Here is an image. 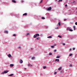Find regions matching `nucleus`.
I'll return each instance as SVG.
<instances>
[{"mask_svg": "<svg viewBox=\"0 0 77 77\" xmlns=\"http://www.w3.org/2000/svg\"><path fill=\"white\" fill-rule=\"evenodd\" d=\"M56 0V1H57V0Z\"/></svg>", "mask_w": 77, "mask_h": 77, "instance_id": "obj_50", "label": "nucleus"}, {"mask_svg": "<svg viewBox=\"0 0 77 77\" xmlns=\"http://www.w3.org/2000/svg\"><path fill=\"white\" fill-rule=\"evenodd\" d=\"M58 24H59V26H60V23L59 22Z\"/></svg>", "mask_w": 77, "mask_h": 77, "instance_id": "obj_27", "label": "nucleus"}, {"mask_svg": "<svg viewBox=\"0 0 77 77\" xmlns=\"http://www.w3.org/2000/svg\"><path fill=\"white\" fill-rule=\"evenodd\" d=\"M56 45H54V46H56Z\"/></svg>", "mask_w": 77, "mask_h": 77, "instance_id": "obj_45", "label": "nucleus"}, {"mask_svg": "<svg viewBox=\"0 0 77 77\" xmlns=\"http://www.w3.org/2000/svg\"><path fill=\"white\" fill-rule=\"evenodd\" d=\"M2 74H5V72H3Z\"/></svg>", "mask_w": 77, "mask_h": 77, "instance_id": "obj_41", "label": "nucleus"}, {"mask_svg": "<svg viewBox=\"0 0 77 77\" xmlns=\"http://www.w3.org/2000/svg\"><path fill=\"white\" fill-rule=\"evenodd\" d=\"M10 66H11V67H13L14 66V64H10Z\"/></svg>", "mask_w": 77, "mask_h": 77, "instance_id": "obj_6", "label": "nucleus"}, {"mask_svg": "<svg viewBox=\"0 0 77 77\" xmlns=\"http://www.w3.org/2000/svg\"><path fill=\"white\" fill-rule=\"evenodd\" d=\"M72 54H71L69 55V57H71V56H72Z\"/></svg>", "mask_w": 77, "mask_h": 77, "instance_id": "obj_18", "label": "nucleus"}, {"mask_svg": "<svg viewBox=\"0 0 77 77\" xmlns=\"http://www.w3.org/2000/svg\"><path fill=\"white\" fill-rule=\"evenodd\" d=\"M30 64H29L28 65V66H30Z\"/></svg>", "mask_w": 77, "mask_h": 77, "instance_id": "obj_37", "label": "nucleus"}, {"mask_svg": "<svg viewBox=\"0 0 77 77\" xmlns=\"http://www.w3.org/2000/svg\"><path fill=\"white\" fill-rule=\"evenodd\" d=\"M57 74V72H55L54 73V75H56V74Z\"/></svg>", "mask_w": 77, "mask_h": 77, "instance_id": "obj_22", "label": "nucleus"}, {"mask_svg": "<svg viewBox=\"0 0 77 77\" xmlns=\"http://www.w3.org/2000/svg\"><path fill=\"white\" fill-rule=\"evenodd\" d=\"M62 2V0H59V2Z\"/></svg>", "mask_w": 77, "mask_h": 77, "instance_id": "obj_30", "label": "nucleus"}, {"mask_svg": "<svg viewBox=\"0 0 77 77\" xmlns=\"http://www.w3.org/2000/svg\"><path fill=\"white\" fill-rule=\"evenodd\" d=\"M67 4H66V5H65V6H66H66H67Z\"/></svg>", "mask_w": 77, "mask_h": 77, "instance_id": "obj_42", "label": "nucleus"}, {"mask_svg": "<svg viewBox=\"0 0 77 77\" xmlns=\"http://www.w3.org/2000/svg\"><path fill=\"white\" fill-rule=\"evenodd\" d=\"M23 60H19V63H23Z\"/></svg>", "mask_w": 77, "mask_h": 77, "instance_id": "obj_3", "label": "nucleus"}, {"mask_svg": "<svg viewBox=\"0 0 77 77\" xmlns=\"http://www.w3.org/2000/svg\"><path fill=\"white\" fill-rule=\"evenodd\" d=\"M76 9H77V8H76Z\"/></svg>", "mask_w": 77, "mask_h": 77, "instance_id": "obj_51", "label": "nucleus"}, {"mask_svg": "<svg viewBox=\"0 0 77 77\" xmlns=\"http://www.w3.org/2000/svg\"><path fill=\"white\" fill-rule=\"evenodd\" d=\"M14 75V74H11V75H8V76H12V75Z\"/></svg>", "mask_w": 77, "mask_h": 77, "instance_id": "obj_17", "label": "nucleus"}, {"mask_svg": "<svg viewBox=\"0 0 77 77\" xmlns=\"http://www.w3.org/2000/svg\"><path fill=\"white\" fill-rule=\"evenodd\" d=\"M55 29H58V27H57L55 28Z\"/></svg>", "mask_w": 77, "mask_h": 77, "instance_id": "obj_38", "label": "nucleus"}, {"mask_svg": "<svg viewBox=\"0 0 77 77\" xmlns=\"http://www.w3.org/2000/svg\"><path fill=\"white\" fill-rule=\"evenodd\" d=\"M55 61H57V62H59V59H56Z\"/></svg>", "mask_w": 77, "mask_h": 77, "instance_id": "obj_8", "label": "nucleus"}, {"mask_svg": "<svg viewBox=\"0 0 77 77\" xmlns=\"http://www.w3.org/2000/svg\"><path fill=\"white\" fill-rule=\"evenodd\" d=\"M37 36H39V34H35L34 35V38H36Z\"/></svg>", "mask_w": 77, "mask_h": 77, "instance_id": "obj_1", "label": "nucleus"}, {"mask_svg": "<svg viewBox=\"0 0 77 77\" xmlns=\"http://www.w3.org/2000/svg\"><path fill=\"white\" fill-rule=\"evenodd\" d=\"M72 49H71V48H70V49H69V51H71V50H72Z\"/></svg>", "mask_w": 77, "mask_h": 77, "instance_id": "obj_43", "label": "nucleus"}, {"mask_svg": "<svg viewBox=\"0 0 77 77\" xmlns=\"http://www.w3.org/2000/svg\"><path fill=\"white\" fill-rule=\"evenodd\" d=\"M42 20H45V18L44 17H42Z\"/></svg>", "mask_w": 77, "mask_h": 77, "instance_id": "obj_19", "label": "nucleus"}, {"mask_svg": "<svg viewBox=\"0 0 77 77\" xmlns=\"http://www.w3.org/2000/svg\"><path fill=\"white\" fill-rule=\"evenodd\" d=\"M75 25H77V22H75Z\"/></svg>", "mask_w": 77, "mask_h": 77, "instance_id": "obj_33", "label": "nucleus"}, {"mask_svg": "<svg viewBox=\"0 0 77 77\" xmlns=\"http://www.w3.org/2000/svg\"><path fill=\"white\" fill-rule=\"evenodd\" d=\"M69 30V28H68L67 29V30Z\"/></svg>", "mask_w": 77, "mask_h": 77, "instance_id": "obj_44", "label": "nucleus"}, {"mask_svg": "<svg viewBox=\"0 0 77 77\" xmlns=\"http://www.w3.org/2000/svg\"><path fill=\"white\" fill-rule=\"evenodd\" d=\"M12 2H13V3H17V2H16V1H15V0H12Z\"/></svg>", "mask_w": 77, "mask_h": 77, "instance_id": "obj_7", "label": "nucleus"}, {"mask_svg": "<svg viewBox=\"0 0 77 77\" xmlns=\"http://www.w3.org/2000/svg\"><path fill=\"white\" fill-rule=\"evenodd\" d=\"M35 59V57H33L31 58V59H32V60H33V59Z\"/></svg>", "mask_w": 77, "mask_h": 77, "instance_id": "obj_14", "label": "nucleus"}, {"mask_svg": "<svg viewBox=\"0 0 77 77\" xmlns=\"http://www.w3.org/2000/svg\"><path fill=\"white\" fill-rule=\"evenodd\" d=\"M8 57H11V54H9L8 55Z\"/></svg>", "mask_w": 77, "mask_h": 77, "instance_id": "obj_10", "label": "nucleus"}, {"mask_svg": "<svg viewBox=\"0 0 77 77\" xmlns=\"http://www.w3.org/2000/svg\"><path fill=\"white\" fill-rule=\"evenodd\" d=\"M24 2V1L22 0L21 1V3H23Z\"/></svg>", "mask_w": 77, "mask_h": 77, "instance_id": "obj_29", "label": "nucleus"}, {"mask_svg": "<svg viewBox=\"0 0 77 77\" xmlns=\"http://www.w3.org/2000/svg\"><path fill=\"white\" fill-rule=\"evenodd\" d=\"M75 48H72L73 50H75Z\"/></svg>", "mask_w": 77, "mask_h": 77, "instance_id": "obj_32", "label": "nucleus"}, {"mask_svg": "<svg viewBox=\"0 0 77 77\" xmlns=\"http://www.w3.org/2000/svg\"><path fill=\"white\" fill-rule=\"evenodd\" d=\"M51 54H52L51 53H49V56H50V55H51Z\"/></svg>", "mask_w": 77, "mask_h": 77, "instance_id": "obj_23", "label": "nucleus"}, {"mask_svg": "<svg viewBox=\"0 0 77 77\" xmlns=\"http://www.w3.org/2000/svg\"><path fill=\"white\" fill-rule=\"evenodd\" d=\"M60 57V56H58L56 57V58H59Z\"/></svg>", "mask_w": 77, "mask_h": 77, "instance_id": "obj_25", "label": "nucleus"}, {"mask_svg": "<svg viewBox=\"0 0 77 77\" xmlns=\"http://www.w3.org/2000/svg\"><path fill=\"white\" fill-rule=\"evenodd\" d=\"M24 69H26V68H25Z\"/></svg>", "mask_w": 77, "mask_h": 77, "instance_id": "obj_49", "label": "nucleus"}, {"mask_svg": "<svg viewBox=\"0 0 77 77\" xmlns=\"http://www.w3.org/2000/svg\"><path fill=\"white\" fill-rule=\"evenodd\" d=\"M43 69H45V68H46V66H43Z\"/></svg>", "mask_w": 77, "mask_h": 77, "instance_id": "obj_21", "label": "nucleus"}, {"mask_svg": "<svg viewBox=\"0 0 77 77\" xmlns=\"http://www.w3.org/2000/svg\"><path fill=\"white\" fill-rule=\"evenodd\" d=\"M31 50H33V48H31Z\"/></svg>", "mask_w": 77, "mask_h": 77, "instance_id": "obj_47", "label": "nucleus"}, {"mask_svg": "<svg viewBox=\"0 0 77 77\" xmlns=\"http://www.w3.org/2000/svg\"><path fill=\"white\" fill-rule=\"evenodd\" d=\"M47 11H51V7H49L47 9Z\"/></svg>", "mask_w": 77, "mask_h": 77, "instance_id": "obj_2", "label": "nucleus"}, {"mask_svg": "<svg viewBox=\"0 0 77 77\" xmlns=\"http://www.w3.org/2000/svg\"><path fill=\"white\" fill-rule=\"evenodd\" d=\"M16 36V35L14 34L13 35V36Z\"/></svg>", "mask_w": 77, "mask_h": 77, "instance_id": "obj_28", "label": "nucleus"}, {"mask_svg": "<svg viewBox=\"0 0 77 77\" xmlns=\"http://www.w3.org/2000/svg\"><path fill=\"white\" fill-rule=\"evenodd\" d=\"M30 65L31 66H32V65L31 64H30Z\"/></svg>", "mask_w": 77, "mask_h": 77, "instance_id": "obj_46", "label": "nucleus"}, {"mask_svg": "<svg viewBox=\"0 0 77 77\" xmlns=\"http://www.w3.org/2000/svg\"><path fill=\"white\" fill-rule=\"evenodd\" d=\"M62 71H61L60 72L61 73H62Z\"/></svg>", "mask_w": 77, "mask_h": 77, "instance_id": "obj_48", "label": "nucleus"}, {"mask_svg": "<svg viewBox=\"0 0 77 77\" xmlns=\"http://www.w3.org/2000/svg\"><path fill=\"white\" fill-rule=\"evenodd\" d=\"M69 31H70V32H72V31H73V30L72 29H69Z\"/></svg>", "mask_w": 77, "mask_h": 77, "instance_id": "obj_15", "label": "nucleus"}, {"mask_svg": "<svg viewBox=\"0 0 77 77\" xmlns=\"http://www.w3.org/2000/svg\"><path fill=\"white\" fill-rule=\"evenodd\" d=\"M30 35V34L29 33H27L26 34V35Z\"/></svg>", "mask_w": 77, "mask_h": 77, "instance_id": "obj_34", "label": "nucleus"}, {"mask_svg": "<svg viewBox=\"0 0 77 77\" xmlns=\"http://www.w3.org/2000/svg\"><path fill=\"white\" fill-rule=\"evenodd\" d=\"M27 13H25L23 14V16H26V15H27Z\"/></svg>", "mask_w": 77, "mask_h": 77, "instance_id": "obj_9", "label": "nucleus"}, {"mask_svg": "<svg viewBox=\"0 0 77 77\" xmlns=\"http://www.w3.org/2000/svg\"><path fill=\"white\" fill-rule=\"evenodd\" d=\"M42 0L40 2V3H42Z\"/></svg>", "mask_w": 77, "mask_h": 77, "instance_id": "obj_39", "label": "nucleus"}, {"mask_svg": "<svg viewBox=\"0 0 77 77\" xmlns=\"http://www.w3.org/2000/svg\"><path fill=\"white\" fill-rule=\"evenodd\" d=\"M73 28L74 30H75V26H73Z\"/></svg>", "mask_w": 77, "mask_h": 77, "instance_id": "obj_12", "label": "nucleus"}, {"mask_svg": "<svg viewBox=\"0 0 77 77\" xmlns=\"http://www.w3.org/2000/svg\"><path fill=\"white\" fill-rule=\"evenodd\" d=\"M56 51H57L56 50H54V52H56Z\"/></svg>", "mask_w": 77, "mask_h": 77, "instance_id": "obj_40", "label": "nucleus"}, {"mask_svg": "<svg viewBox=\"0 0 77 77\" xmlns=\"http://www.w3.org/2000/svg\"><path fill=\"white\" fill-rule=\"evenodd\" d=\"M63 45H65V43H63Z\"/></svg>", "mask_w": 77, "mask_h": 77, "instance_id": "obj_35", "label": "nucleus"}, {"mask_svg": "<svg viewBox=\"0 0 77 77\" xmlns=\"http://www.w3.org/2000/svg\"><path fill=\"white\" fill-rule=\"evenodd\" d=\"M58 37H59V38H62V36H60V35H58Z\"/></svg>", "mask_w": 77, "mask_h": 77, "instance_id": "obj_26", "label": "nucleus"}, {"mask_svg": "<svg viewBox=\"0 0 77 77\" xmlns=\"http://www.w3.org/2000/svg\"><path fill=\"white\" fill-rule=\"evenodd\" d=\"M52 38V37H51V36H49L48 37V38Z\"/></svg>", "mask_w": 77, "mask_h": 77, "instance_id": "obj_16", "label": "nucleus"}, {"mask_svg": "<svg viewBox=\"0 0 77 77\" xmlns=\"http://www.w3.org/2000/svg\"><path fill=\"white\" fill-rule=\"evenodd\" d=\"M4 32L5 33H7V34H8V31H6V30H5V31Z\"/></svg>", "mask_w": 77, "mask_h": 77, "instance_id": "obj_5", "label": "nucleus"}, {"mask_svg": "<svg viewBox=\"0 0 77 77\" xmlns=\"http://www.w3.org/2000/svg\"><path fill=\"white\" fill-rule=\"evenodd\" d=\"M9 72V70H6L4 71V73H8Z\"/></svg>", "mask_w": 77, "mask_h": 77, "instance_id": "obj_4", "label": "nucleus"}, {"mask_svg": "<svg viewBox=\"0 0 77 77\" xmlns=\"http://www.w3.org/2000/svg\"><path fill=\"white\" fill-rule=\"evenodd\" d=\"M18 48H19L20 49H21V47H18Z\"/></svg>", "mask_w": 77, "mask_h": 77, "instance_id": "obj_36", "label": "nucleus"}, {"mask_svg": "<svg viewBox=\"0 0 77 77\" xmlns=\"http://www.w3.org/2000/svg\"><path fill=\"white\" fill-rule=\"evenodd\" d=\"M40 39V37H38L36 38V39L37 40H39V39Z\"/></svg>", "mask_w": 77, "mask_h": 77, "instance_id": "obj_13", "label": "nucleus"}, {"mask_svg": "<svg viewBox=\"0 0 77 77\" xmlns=\"http://www.w3.org/2000/svg\"><path fill=\"white\" fill-rule=\"evenodd\" d=\"M69 67H72V64H70L69 65Z\"/></svg>", "mask_w": 77, "mask_h": 77, "instance_id": "obj_20", "label": "nucleus"}, {"mask_svg": "<svg viewBox=\"0 0 77 77\" xmlns=\"http://www.w3.org/2000/svg\"><path fill=\"white\" fill-rule=\"evenodd\" d=\"M61 69H62L61 67L59 68V69H58V70H59V71H60V70Z\"/></svg>", "mask_w": 77, "mask_h": 77, "instance_id": "obj_11", "label": "nucleus"}, {"mask_svg": "<svg viewBox=\"0 0 77 77\" xmlns=\"http://www.w3.org/2000/svg\"><path fill=\"white\" fill-rule=\"evenodd\" d=\"M66 20H67V19H65L63 21H66Z\"/></svg>", "mask_w": 77, "mask_h": 77, "instance_id": "obj_24", "label": "nucleus"}, {"mask_svg": "<svg viewBox=\"0 0 77 77\" xmlns=\"http://www.w3.org/2000/svg\"><path fill=\"white\" fill-rule=\"evenodd\" d=\"M51 48H54V47L53 46H51Z\"/></svg>", "mask_w": 77, "mask_h": 77, "instance_id": "obj_31", "label": "nucleus"}]
</instances>
